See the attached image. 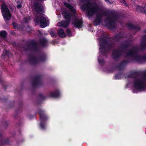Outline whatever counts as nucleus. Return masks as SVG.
Masks as SVG:
<instances>
[{"mask_svg": "<svg viewBox=\"0 0 146 146\" xmlns=\"http://www.w3.org/2000/svg\"><path fill=\"white\" fill-rule=\"evenodd\" d=\"M27 48L25 50H31L35 52H39V54L37 57L33 55L30 56L29 57L30 62L33 65H35L39 62H44L47 60L46 54L44 52H39V48L37 42L35 40H32L30 44L28 45Z\"/></svg>", "mask_w": 146, "mask_h": 146, "instance_id": "nucleus-1", "label": "nucleus"}, {"mask_svg": "<svg viewBox=\"0 0 146 146\" xmlns=\"http://www.w3.org/2000/svg\"><path fill=\"white\" fill-rule=\"evenodd\" d=\"M90 0H81V2L84 3L88 1L82 5L81 9L83 11H86V13L89 17H92L99 9L97 4L95 3H91Z\"/></svg>", "mask_w": 146, "mask_h": 146, "instance_id": "nucleus-2", "label": "nucleus"}, {"mask_svg": "<svg viewBox=\"0 0 146 146\" xmlns=\"http://www.w3.org/2000/svg\"><path fill=\"white\" fill-rule=\"evenodd\" d=\"M109 38L107 36H104L99 38L100 51L101 54L104 55L106 54V49L108 50H111L115 47V45L114 42H109Z\"/></svg>", "mask_w": 146, "mask_h": 146, "instance_id": "nucleus-3", "label": "nucleus"}, {"mask_svg": "<svg viewBox=\"0 0 146 146\" xmlns=\"http://www.w3.org/2000/svg\"><path fill=\"white\" fill-rule=\"evenodd\" d=\"M131 44L130 43H124L121 44L119 48L121 49H114L112 53V58L115 60H118L124 53V50L129 47L131 46Z\"/></svg>", "mask_w": 146, "mask_h": 146, "instance_id": "nucleus-4", "label": "nucleus"}, {"mask_svg": "<svg viewBox=\"0 0 146 146\" xmlns=\"http://www.w3.org/2000/svg\"><path fill=\"white\" fill-rule=\"evenodd\" d=\"M138 51L137 48H134V49L130 50L127 53V56H131L136 61L140 63H143V56L137 55Z\"/></svg>", "mask_w": 146, "mask_h": 146, "instance_id": "nucleus-5", "label": "nucleus"}, {"mask_svg": "<svg viewBox=\"0 0 146 146\" xmlns=\"http://www.w3.org/2000/svg\"><path fill=\"white\" fill-rule=\"evenodd\" d=\"M109 15L111 17H107L105 20V21L107 22L108 25L109 26L110 29H113L115 28L114 25L115 21L118 18L119 16L117 14L112 12L109 13Z\"/></svg>", "mask_w": 146, "mask_h": 146, "instance_id": "nucleus-6", "label": "nucleus"}, {"mask_svg": "<svg viewBox=\"0 0 146 146\" xmlns=\"http://www.w3.org/2000/svg\"><path fill=\"white\" fill-rule=\"evenodd\" d=\"M38 113L39 114L40 117V127L42 129H45V121L47 120L48 116L46 114L45 111L41 110H39Z\"/></svg>", "mask_w": 146, "mask_h": 146, "instance_id": "nucleus-7", "label": "nucleus"}, {"mask_svg": "<svg viewBox=\"0 0 146 146\" xmlns=\"http://www.w3.org/2000/svg\"><path fill=\"white\" fill-rule=\"evenodd\" d=\"M35 25H37L40 23V25L41 28H44L46 26V21L45 18L43 16H37L34 19Z\"/></svg>", "mask_w": 146, "mask_h": 146, "instance_id": "nucleus-8", "label": "nucleus"}, {"mask_svg": "<svg viewBox=\"0 0 146 146\" xmlns=\"http://www.w3.org/2000/svg\"><path fill=\"white\" fill-rule=\"evenodd\" d=\"M1 10L4 18L7 20H9L11 19V15L7 6L5 4H3L1 7Z\"/></svg>", "mask_w": 146, "mask_h": 146, "instance_id": "nucleus-9", "label": "nucleus"}, {"mask_svg": "<svg viewBox=\"0 0 146 146\" xmlns=\"http://www.w3.org/2000/svg\"><path fill=\"white\" fill-rule=\"evenodd\" d=\"M41 78L42 75L40 74L36 75L34 77L31 83L33 87L35 88L42 85Z\"/></svg>", "mask_w": 146, "mask_h": 146, "instance_id": "nucleus-10", "label": "nucleus"}, {"mask_svg": "<svg viewBox=\"0 0 146 146\" xmlns=\"http://www.w3.org/2000/svg\"><path fill=\"white\" fill-rule=\"evenodd\" d=\"M33 4L34 9L36 13L42 15L44 13V7L41 3L35 2L33 3Z\"/></svg>", "mask_w": 146, "mask_h": 146, "instance_id": "nucleus-11", "label": "nucleus"}, {"mask_svg": "<svg viewBox=\"0 0 146 146\" xmlns=\"http://www.w3.org/2000/svg\"><path fill=\"white\" fill-rule=\"evenodd\" d=\"M77 17H74V19L72 22V24L74 25L75 27L79 29L82 27L83 21L82 19H80L79 18H77Z\"/></svg>", "mask_w": 146, "mask_h": 146, "instance_id": "nucleus-12", "label": "nucleus"}, {"mask_svg": "<svg viewBox=\"0 0 146 146\" xmlns=\"http://www.w3.org/2000/svg\"><path fill=\"white\" fill-rule=\"evenodd\" d=\"M64 5L69 10L71 14L74 17H77L78 15L76 13V10L69 3H64Z\"/></svg>", "mask_w": 146, "mask_h": 146, "instance_id": "nucleus-13", "label": "nucleus"}, {"mask_svg": "<svg viewBox=\"0 0 146 146\" xmlns=\"http://www.w3.org/2000/svg\"><path fill=\"white\" fill-rule=\"evenodd\" d=\"M3 133L2 131L0 130V146H1L4 144H9L11 142L9 141V138L5 139H3V136L2 135Z\"/></svg>", "mask_w": 146, "mask_h": 146, "instance_id": "nucleus-14", "label": "nucleus"}, {"mask_svg": "<svg viewBox=\"0 0 146 146\" xmlns=\"http://www.w3.org/2000/svg\"><path fill=\"white\" fill-rule=\"evenodd\" d=\"M38 42L40 44L44 47H46L48 46V40L45 37H42L39 38Z\"/></svg>", "mask_w": 146, "mask_h": 146, "instance_id": "nucleus-15", "label": "nucleus"}, {"mask_svg": "<svg viewBox=\"0 0 146 146\" xmlns=\"http://www.w3.org/2000/svg\"><path fill=\"white\" fill-rule=\"evenodd\" d=\"M124 38L123 35L121 32L116 34L114 36L112 37L111 39L115 42H118L120 40Z\"/></svg>", "mask_w": 146, "mask_h": 146, "instance_id": "nucleus-16", "label": "nucleus"}, {"mask_svg": "<svg viewBox=\"0 0 146 146\" xmlns=\"http://www.w3.org/2000/svg\"><path fill=\"white\" fill-rule=\"evenodd\" d=\"M62 15H63L64 18L66 20L70 21H71V17L73 16L72 14L69 12L67 10L63 11L62 13Z\"/></svg>", "mask_w": 146, "mask_h": 146, "instance_id": "nucleus-17", "label": "nucleus"}, {"mask_svg": "<svg viewBox=\"0 0 146 146\" xmlns=\"http://www.w3.org/2000/svg\"><path fill=\"white\" fill-rule=\"evenodd\" d=\"M143 40L141 42L140 49L143 51L146 50V35L143 36Z\"/></svg>", "mask_w": 146, "mask_h": 146, "instance_id": "nucleus-18", "label": "nucleus"}, {"mask_svg": "<svg viewBox=\"0 0 146 146\" xmlns=\"http://www.w3.org/2000/svg\"><path fill=\"white\" fill-rule=\"evenodd\" d=\"M60 95V92L58 90H55L54 92H50L48 96L53 98H58L59 97Z\"/></svg>", "mask_w": 146, "mask_h": 146, "instance_id": "nucleus-19", "label": "nucleus"}, {"mask_svg": "<svg viewBox=\"0 0 146 146\" xmlns=\"http://www.w3.org/2000/svg\"><path fill=\"white\" fill-rule=\"evenodd\" d=\"M127 25L130 29L136 31H139L141 29L140 27L138 26H135L131 23H127Z\"/></svg>", "mask_w": 146, "mask_h": 146, "instance_id": "nucleus-20", "label": "nucleus"}, {"mask_svg": "<svg viewBox=\"0 0 146 146\" xmlns=\"http://www.w3.org/2000/svg\"><path fill=\"white\" fill-rule=\"evenodd\" d=\"M70 21L67 20H64L60 22H58V25L60 27L66 28L69 25Z\"/></svg>", "mask_w": 146, "mask_h": 146, "instance_id": "nucleus-21", "label": "nucleus"}, {"mask_svg": "<svg viewBox=\"0 0 146 146\" xmlns=\"http://www.w3.org/2000/svg\"><path fill=\"white\" fill-rule=\"evenodd\" d=\"M102 15L101 13H99L97 15L94 21L96 25H99L102 19Z\"/></svg>", "mask_w": 146, "mask_h": 146, "instance_id": "nucleus-22", "label": "nucleus"}, {"mask_svg": "<svg viewBox=\"0 0 146 146\" xmlns=\"http://www.w3.org/2000/svg\"><path fill=\"white\" fill-rule=\"evenodd\" d=\"M58 36L61 38H64L66 35L64 32V30L62 29H59L58 31Z\"/></svg>", "mask_w": 146, "mask_h": 146, "instance_id": "nucleus-23", "label": "nucleus"}, {"mask_svg": "<svg viewBox=\"0 0 146 146\" xmlns=\"http://www.w3.org/2000/svg\"><path fill=\"white\" fill-rule=\"evenodd\" d=\"M124 76L123 73L122 72H120V73L115 74V79H120L122 78V76Z\"/></svg>", "mask_w": 146, "mask_h": 146, "instance_id": "nucleus-24", "label": "nucleus"}, {"mask_svg": "<svg viewBox=\"0 0 146 146\" xmlns=\"http://www.w3.org/2000/svg\"><path fill=\"white\" fill-rule=\"evenodd\" d=\"M23 106V102H21L19 104V107L16 110L15 112L17 114L22 111V107Z\"/></svg>", "mask_w": 146, "mask_h": 146, "instance_id": "nucleus-25", "label": "nucleus"}, {"mask_svg": "<svg viewBox=\"0 0 146 146\" xmlns=\"http://www.w3.org/2000/svg\"><path fill=\"white\" fill-rule=\"evenodd\" d=\"M7 33L5 31H2L0 32V36L3 38H5L7 36Z\"/></svg>", "mask_w": 146, "mask_h": 146, "instance_id": "nucleus-26", "label": "nucleus"}, {"mask_svg": "<svg viewBox=\"0 0 146 146\" xmlns=\"http://www.w3.org/2000/svg\"><path fill=\"white\" fill-rule=\"evenodd\" d=\"M117 67L118 68V70H123L125 67H124V65H123V64H122L121 65V63L119 64V65H117Z\"/></svg>", "mask_w": 146, "mask_h": 146, "instance_id": "nucleus-27", "label": "nucleus"}, {"mask_svg": "<svg viewBox=\"0 0 146 146\" xmlns=\"http://www.w3.org/2000/svg\"><path fill=\"white\" fill-rule=\"evenodd\" d=\"M2 125L4 126V128L5 129L8 126V122L6 121H3L2 122Z\"/></svg>", "mask_w": 146, "mask_h": 146, "instance_id": "nucleus-28", "label": "nucleus"}, {"mask_svg": "<svg viewBox=\"0 0 146 146\" xmlns=\"http://www.w3.org/2000/svg\"><path fill=\"white\" fill-rule=\"evenodd\" d=\"M66 31L67 35L69 37H71L72 36L71 31L69 28L66 29Z\"/></svg>", "mask_w": 146, "mask_h": 146, "instance_id": "nucleus-29", "label": "nucleus"}, {"mask_svg": "<svg viewBox=\"0 0 146 146\" xmlns=\"http://www.w3.org/2000/svg\"><path fill=\"white\" fill-rule=\"evenodd\" d=\"M39 98L42 100H44L46 97L44 96L42 94H40L39 96Z\"/></svg>", "mask_w": 146, "mask_h": 146, "instance_id": "nucleus-30", "label": "nucleus"}, {"mask_svg": "<svg viewBox=\"0 0 146 146\" xmlns=\"http://www.w3.org/2000/svg\"><path fill=\"white\" fill-rule=\"evenodd\" d=\"M9 51L6 50H5L3 53V54L4 56L5 55L9 56Z\"/></svg>", "mask_w": 146, "mask_h": 146, "instance_id": "nucleus-31", "label": "nucleus"}, {"mask_svg": "<svg viewBox=\"0 0 146 146\" xmlns=\"http://www.w3.org/2000/svg\"><path fill=\"white\" fill-rule=\"evenodd\" d=\"M129 62V60H123L121 62V65L122 64H127Z\"/></svg>", "mask_w": 146, "mask_h": 146, "instance_id": "nucleus-32", "label": "nucleus"}, {"mask_svg": "<svg viewBox=\"0 0 146 146\" xmlns=\"http://www.w3.org/2000/svg\"><path fill=\"white\" fill-rule=\"evenodd\" d=\"M50 34L51 35V36L52 37L56 38V34L53 32H51L50 33Z\"/></svg>", "mask_w": 146, "mask_h": 146, "instance_id": "nucleus-33", "label": "nucleus"}, {"mask_svg": "<svg viewBox=\"0 0 146 146\" xmlns=\"http://www.w3.org/2000/svg\"><path fill=\"white\" fill-rule=\"evenodd\" d=\"M12 25L13 28L15 29L17 28L18 27V25L14 22L13 23Z\"/></svg>", "mask_w": 146, "mask_h": 146, "instance_id": "nucleus-34", "label": "nucleus"}, {"mask_svg": "<svg viewBox=\"0 0 146 146\" xmlns=\"http://www.w3.org/2000/svg\"><path fill=\"white\" fill-rule=\"evenodd\" d=\"M121 3H123L125 6H127V4L125 0H120Z\"/></svg>", "mask_w": 146, "mask_h": 146, "instance_id": "nucleus-35", "label": "nucleus"}, {"mask_svg": "<svg viewBox=\"0 0 146 146\" xmlns=\"http://www.w3.org/2000/svg\"><path fill=\"white\" fill-rule=\"evenodd\" d=\"M98 62L99 64L102 63L103 64L104 63V60L103 59H98Z\"/></svg>", "mask_w": 146, "mask_h": 146, "instance_id": "nucleus-36", "label": "nucleus"}, {"mask_svg": "<svg viewBox=\"0 0 146 146\" xmlns=\"http://www.w3.org/2000/svg\"><path fill=\"white\" fill-rule=\"evenodd\" d=\"M27 30L28 32H30L31 31V29L29 26H28L27 27Z\"/></svg>", "mask_w": 146, "mask_h": 146, "instance_id": "nucleus-37", "label": "nucleus"}, {"mask_svg": "<svg viewBox=\"0 0 146 146\" xmlns=\"http://www.w3.org/2000/svg\"><path fill=\"white\" fill-rule=\"evenodd\" d=\"M22 7V5L21 4H18L17 5V7L18 9L21 8Z\"/></svg>", "mask_w": 146, "mask_h": 146, "instance_id": "nucleus-38", "label": "nucleus"}, {"mask_svg": "<svg viewBox=\"0 0 146 146\" xmlns=\"http://www.w3.org/2000/svg\"><path fill=\"white\" fill-rule=\"evenodd\" d=\"M143 62H144L145 60L146 61V55L143 56Z\"/></svg>", "mask_w": 146, "mask_h": 146, "instance_id": "nucleus-39", "label": "nucleus"}, {"mask_svg": "<svg viewBox=\"0 0 146 146\" xmlns=\"http://www.w3.org/2000/svg\"><path fill=\"white\" fill-rule=\"evenodd\" d=\"M142 9L143 10L144 13L146 14V7H144L142 8Z\"/></svg>", "mask_w": 146, "mask_h": 146, "instance_id": "nucleus-40", "label": "nucleus"}, {"mask_svg": "<svg viewBox=\"0 0 146 146\" xmlns=\"http://www.w3.org/2000/svg\"><path fill=\"white\" fill-rule=\"evenodd\" d=\"M12 44L13 46H16V42H12Z\"/></svg>", "mask_w": 146, "mask_h": 146, "instance_id": "nucleus-41", "label": "nucleus"}, {"mask_svg": "<svg viewBox=\"0 0 146 146\" xmlns=\"http://www.w3.org/2000/svg\"><path fill=\"white\" fill-rule=\"evenodd\" d=\"M21 122H19L18 123H17V126H19L21 125Z\"/></svg>", "mask_w": 146, "mask_h": 146, "instance_id": "nucleus-42", "label": "nucleus"}, {"mask_svg": "<svg viewBox=\"0 0 146 146\" xmlns=\"http://www.w3.org/2000/svg\"><path fill=\"white\" fill-rule=\"evenodd\" d=\"M25 20L26 23H27L28 21V19L27 18H25Z\"/></svg>", "mask_w": 146, "mask_h": 146, "instance_id": "nucleus-43", "label": "nucleus"}, {"mask_svg": "<svg viewBox=\"0 0 146 146\" xmlns=\"http://www.w3.org/2000/svg\"><path fill=\"white\" fill-rule=\"evenodd\" d=\"M104 13L106 16H107L108 13L107 12H105Z\"/></svg>", "mask_w": 146, "mask_h": 146, "instance_id": "nucleus-44", "label": "nucleus"}, {"mask_svg": "<svg viewBox=\"0 0 146 146\" xmlns=\"http://www.w3.org/2000/svg\"><path fill=\"white\" fill-rule=\"evenodd\" d=\"M4 90H5L6 89V88H7L6 86H4Z\"/></svg>", "mask_w": 146, "mask_h": 146, "instance_id": "nucleus-45", "label": "nucleus"}, {"mask_svg": "<svg viewBox=\"0 0 146 146\" xmlns=\"http://www.w3.org/2000/svg\"><path fill=\"white\" fill-rule=\"evenodd\" d=\"M38 1H42L43 0H37Z\"/></svg>", "mask_w": 146, "mask_h": 146, "instance_id": "nucleus-46", "label": "nucleus"}, {"mask_svg": "<svg viewBox=\"0 0 146 146\" xmlns=\"http://www.w3.org/2000/svg\"><path fill=\"white\" fill-rule=\"evenodd\" d=\"M138 8H141V7H140L138 6Z\"/></svg>", "mask_w": 146, "mask_h": 146, "instance_id": "nucleus-47", "label": "nucleus"}, {"mask_svg": "<svg viewBox=\"0 0 146 146\" xmlns=\"http://www.w3.org/2000/svg\"><path fill=\"white\" fill-rule=\"evenodd\" d=\"M106 1H109V0H105Z\"/></svg>", "mask_w": 146, "mask_h": 146, "instance_id": "nucleus-48", "label": "nucleus"}, {"mask_svg": "<svg viewBox=\"0 0 146 146\" xmlns=\"http://www.w3.org/2000/svg\"><path fill=\"white\" fill-rule=\"evenodd\" d=\"M12 104L13 105L14 104V103H12Z\"/></svg>", "mask_w": 146, "mask_h": 146, "instance_id": "nucleus-49", "label": "nucleus"}, {"mask_svg": "<svg viewBox=\"0 0 146 146\" xmlns=\"http://www.w3.org/2000/svg\"><path fill=\"white\" fill-rule=\"evenodd\" d=\"M12 107H9V108H11Z\"/></svg>", "mask_w": 146, "mask_h": 146, "instance_id": "nucleus-50", "label": "nucleus"}, {"mask_svg": "<svg viewBox=\"0 0 146 146\" xmlns=\"http://www.w3.org/2000/svg\"><path fill=\"white\" fill-rule=\"evenodd\" d=\"M145 31V33H146V31Z\"/></svg>", "mask_w": 146, "mask_h": 146, "instance_id": "nucleus-51", "label": "nucleus"}, {"mask_svg": "<svg viewBox=\"0 0 146 146\" xmlns=\"http://www.w3.org/2000/svg\"><path fill=\"white\" fill-rule=\"evenodd\" d=\"M127 42V41H125V42Z\"/></svg>", "mask_w": 146, "mask_h": 146, "instance_id": "nucleus-52", "label": "nucleus"}]
</instances>
